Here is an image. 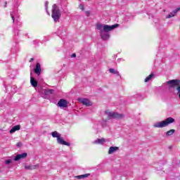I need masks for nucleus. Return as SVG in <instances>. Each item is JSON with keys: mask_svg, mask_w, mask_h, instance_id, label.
I'll return each mask as SVG.
<instances>
[{"mask_svg": "<svg viewBox=\"0 0 180 180\" xmlns=\"http://www.w3.org/2000/svg\"><path fill=\"white\" fill-rule=\"evenodd\" d=\"M119 27V24H115L112 25H105L98 23L96 25L97 30H99L100 36L103 40H109L110 35L108 32H112L114 29Z\"/></svg>", "mask_w": 180, "mask_h": 180, "instance_id": "nucleus-1", "label": "nucleus"}, {"mask_svg": "<svg viewBox=\"0 0 180 180\" xmlns=\"http://www.w3.org/2000/svg\"><path fill=\"white\" fill-rule=\"evenodd\" d=\"M174 122H175V119L169 117L163 121L155 122L153 124V127L155 129H162V127H167V126H169V124L174 123Z\"/></svg>", "mask_w": 180, "mask_h": 180, "instance_id": "nucleus-2", "label": "nucleus"}, {"mask_svg": "<svg viewBox=\"0 0 180 180\" xmlns=\"http://www.w3.org/2000/svg\"><path fill=\"white\" fill-rule=\"evenodd\" d=\"M51 18L53 19L54 22H58L61 18V11H60V8L57 4H53L52 6Z\"/></svg>", "mask_w": 180, "mask_h": 180, "instance_id": "nucleus-3", "label": "nucleus"}, {"mask_svg": "<svg viewBox=\"0 0 180 180\" xmlns=\"http://www.w3.org/2000/svg\"><path fill=\"white\" fill-rule=\"evenodd\" d=\"M105 115L106 116L107 119H123L124 115L123 114H119L115 112H110L109 110L105 111Z\"/></svg>", "mask_w": 180, "mask_h": 180, "instance_id": "nucleus-4", "label": "nucleus"}, {"mask_svg": "<svg viewBox=\"0 0 180 180\" xmlns=\"http://www.w3.org/2000/svg\"><path fill=\"white\" fill-rule=\"evenodd\" d=\"M39 92L41 98L47 99V98H49V96H50V95H51L54 92V90L39 89Z\"/></svg>", "mask_w": 180, "mask_h": 180, "instance_id": "nucleus-5", "label": "nucleus"}, {"mask_svg": "<svg viewBox=\"0 0 180 180\" xmlns=\"http://www.w3.org/2000/svg\"><path fill=\"white\" fill-rule=\"evenodd\" d=\"M11 17L13 23H16V25H20V18L18 17V15H16L15 12H12L11 13Z\"/></svg>", "mask_w": 180, "mask_h": 180, "instance_id": "nucleus-6", "label": "nucleus"}, {"mask_svg": "<svg viewBox=\"0 0 180 180\" xmlns=\"http://www.w3.org/2000/svg\"><path fill=\"white\" fill-rule=\"evenodd\" d=\"M78 101L80 103H82V105H85V106L92 105V102H91L88 98H79Z\"/></svg>", "mask_w": 180, "mask_h": 180, "instance_id": "nucleus-7", "label": "nucleus"}, {"mask_svg": "<svg viewBox=\"0 0 180 180\" xmlns=\"http://www.w3.org/2000/svg\"><path fill=\"white\" fill-rule=\"evenodd\" d=\"M58 106L60 108H67L68 106V102L65 99H60L58 103Z\"/></svg>", "mask_w": 180, "mask_h": 180, "instance_id": "nucleus-8", "label": "nucleus"}, {"mask_svg": "<svg viewBox=\"0 0 180 180\" xmlns=\"http://www.w3.org/2000/svg\"><path fill=\"white\" fill-rule=\"evenodd\" d=\"M57 141L58 144H61L62 146H67L68 147H70V146H71L70 143H68L67 141H64V139L61 136L57 139Z\"/></svg>", "mask_w": 180, "mask_h": 180, "instance_id": "nucleus-9", "label": "nucleus"}, {"mask_svg": "<svg viewBox=\"0 0 180 180\" xmlns=\"http://www.w3.org/2000/svg\"><path fill=\"white\" fill-rule=\"evenodd\" d=\"M26 157H27V153H26L17 155L14 158V161H19V160H22V158H26Z\"/></svg>", "mask_w": 180, "mask_h": 180, "instance_id": "nucleus-10", "label": "nucleus"}, {"mask_svg": "<svg viewBox=\"0 0 180 180\" xmlns=\"http://www.w3.org/2000/svg\"><path fill=\"white\" fill-rule=\"evenodd\" d=\"M108 141L105 139L101 138V139H97L94 141H93V144H105Z\"/></svg>", "mask_w": 180, "mask_h": 180, "instance_id": "nucleus-11", "label": "nucleus"}, {"mask_svg": "<svg viewBox=\"0 0 180 180\" xmlns=\"http://www.w3.org/2000/svg\"><path fill=\"white\" fill-rule=\"evenodd\" d=\"M180 11V8H176L173 12L170 13L167 17L166 19H169L170 18H174L176 15L177 12Z\"/></svg>", "mask_w": 180, "mask_h": 180, "instance_id": "nucleus-12", "label": "nucleus"}, {"mask_svg": "<svg viewBox=\"0 0 180 180\" xmlns=\"http://www.w3.org/2000/svg\"><path fill=\"white\" fill-rule=\"evenodd\" d=\"M116 151H119V147L111 146L109 148L108 154H113L114 153H116Z\"/></svg>", "mask_w": 180, "mask_h": 180, "instance_id": "nucleus-13", "label": "nucleus"}, {"mask_svg": "<svg viewBox=\"0 0 180 180\" xmlns=\"http://www.w3.org/2000/svg\"><path fill=\"white\" fill-rule=\"evenodd\" d=\"M34 72L38 75H40V74L41 73V66L40 65V63H37L36 68L34 69Z\"/></svg>", "mask_w": 180, "mask_h": 180, "instance_id": "nucleus-14", "label": "nucleus"}, {"mask_svg": "<svg viewBox=\"0 0 180 180\" xmlns=\"http://www.w3.org/2000/svg\"><path fill=\"white\" fill-rule=\"evenodd\" d=\"M38 167H39V165H25V169H28V170L36 169Z\"/></svg>", "mask_w": 180, "mask_h": 180, "instance_id": "nucleus-15", "label": "nucleus"}, {"mask_svg": "<svg viewBox=\"0 0 180 180\" xmlns=\"http://www.w3.org/2000/svg\"><path fill=\"white\" fill-rule=\"evenodd\" d=\"M18 130H20V125H15L14 126L11 130L10 134H13L15 131H18Z\"/></svg>", "mask_w": 180, "mask_h": 180, "instance_id": "nucleus-16", "label": "nucleus"}, {"mask_svg": "<svg viewBox=\"0 0 180 180\" xmlns=\"http://www.w3.org/2000/svg\"><path fill=\"white\" fill-rule=\"evenodd\" d=\"M134 96L136 99H139V101H142V99H144V96H143V94H141V93H138V94H135Z\"/></svg>", "mask_w": 180, "mask_h": 180, "instance_id": "nucleus-17", "label": "nucleus"}, {"mask_svg": "<svg viewBox=\"0 0 180 180\" xmlns=\"http://www.w3.org/2000/svg\"><path fill=\"white\" fill-rule=\"evenodd\" d=\"M30 82H31V85H32L34 88L37 87V81H36L34 77H30Z\"/></svg>", "mask_w": 180, "mask_h": 180, "instance_id": "nucleus-18", "label": "nucleus"}, {"mask_svg": "<svg viewBox=\"0 0 180 180\" xmlns=\"http://www.w3.org/2000/svg\"><path fill=\"white\" fill-rule=\"evenodd\" d=\"M109 72H110L111 74H115L117 77H120V73H119L118 71H117L116 70H115L113 68L110 69Z\"/></svg>", "mask_w": 180, "mask_h": 180, "instance_id": "nucleus-19", "label": "nucleus"}, {"mask_svg": "<svg viewBox=\"0 0 180 180\" xmlns=\"http://www.w3.org/2000/svg\"><path fill=\"white\" fill-rule=\"evenodd\" d=\"M52 137L53 138H56L57 140L58 139H59L60 137H61V134H58V132H57L56 131L52 132Z\"/></svg>", "mask_w": 180, "mask_h": 180, "instance_id": "nucleus-20", "label": "nucleus"}, {"mask_svg": "<svg viewBox=\"0 0 180 180\" xmlns=\"http://www.w3.org/2000/svg\"><path fill=\"white\" fill-rule=\"evenodd\" d=\"M175 133V129H170L166 132V137H169V136H172Z\"/></svg>", "mask_w": 180, "mask_h": 180, "instance_id": "nucleus-21", "label": "nucleus"}, {"mask_svg": "<svg viewBox=\"0 0 180 180\" xmlns=\"http://www.w3.org/2000/svg\"><path fill=\"white\" fill-rule=\"evenodd\" d=\"M88 176H89V174L79 175V176H77L76 178H77V179H82V178H88Z\"/></svg>", "mask_w": 180, "mask_h": 180, "instance_id": "nucleus-22", "label": "nucleus"}, {"mask_svg": "<svg viewBox=\"0 0 180 180\" xmlns=\"http://www.w3.org/2000/svg\"><path fill=\"white\" fill-rule=\"evenodd\" d=\"M154 78V74H150L149 76H148L146 79H145V82H148V81H151V79Z\"/></svg>", "mask_w": 180, "mask_h": 180, "instance_id": "nucleus-23", "label": "nucleus"}, {"mask_svg": "<svg viewBox=\"0 0 180 180\" xmlns=\"http://www.w3.org/2000/svg\"><path fill=\"white\" fill-rule=\"evenodd\" d=\"M48 6H49V1H46L45 2V9H46V13L50 15V13L49 12V11H47Z\"/></svg>", "mask_w": 180, "mask_h": 180, "instance_id": "nucleus-24", "label": "nucleus"}, {"mask_svg": "<svg viewBox=\"0 0 180 180\" xmlns=\"http://www.w3.org/2000/svg\"><path fill=\"white\" fill-rule=\"evenodd\" d=\"M11 162H12V160H11V159H8L5 161L6 165H9V164H11Z\"/></svg>", "mask_w": 180, "mask_h": 180, "instance_id": "nucleus-25", "label": "nucleus"}, {"mask_svg": "<svg viewBox=\"0 0 180 180\" xmlns=\"http://www.w3.org/2000/svg\"><path fill=\"white\" fill-rule=\"evenodd\" d=\"M79 8L82 10V11H84V6L82 4H80L79 6Z\"/></svg>", "mask_w": 180, "mask_h": 180, "instance_id": "nucleus-26", "label": "nucleus"}, {"mask_svg": "<svg viewBox=\"0 0 180 180\" xmlns=\"http://www.w3.org/2000/svg\"><path fill=\"white\" fill-rule=\"evenodd\" d=\"M71 57L72 58H74L75 57H77V55L75 53H72Z\"/></svg>", "mask_w": 180, "mask_h": 180, "instance_id": "nucleus-27", "label": "nucleus"}, {"mask_svg": "<svg viewBox=\"0 0 180 180\" xmlns=\"http://www.w3.org/2000/svg\"><path fill=\"white\" fill-rule=\"evenodd\" d=\"M18 147H20V146H22V143L19 142L17 143Z\"/></svg>", "mask_w": 180, "mask_h": 180, "instance_id": "nucleus-28", "label": "nucleus"}, {"mask_svg": "<svg viewBox=\"0 0 180 180\" xmlns=\"http://www.w3.org/2000/svg\"><path fill=\"white\" fill-rule=\"evenodd\" d=\"M86 14L87 15V16H89V11H86Z\"/></svg>", "mask_w": 180, "mask_h": 180, "instance_id": "nucleus-29", "label": "nucleus"}, {"mask_svg": "<svg viewBox=\"0 0 180 180\" xmlns=\"http://www.w3.org/2000/svg\"><path fill=\"white\" fill-rule=\"evenodd\" d=\"M8 3L5 2V4H4V8H6V5H7Z\"/></svg>", "mask_w": 180, "mask_h": 180, "instance_id": "nucleus-30", "label": "nucleus"}, {"mask_svg": "<svg viewBox=\"0 0 180 180\" xmlns=\"http://www.w3.org/2000/svg\"><path fill=\"white\" fill-rule=\"evenodd\" d=\"M30 61V62L33 61V58H31Z\"/></svg>", "mask_w": 180, "mask_h": 180, "instance_id": "nucleus-31", "label": "nucleus"}]
</instances>
